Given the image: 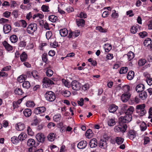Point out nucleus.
I'll return each instance as SVG.
<instances>
[{
	"mask_svg": "<svg viewBox=\"0 0 152 152\" xmlns=\"http://www.w3.org/2000/svg\"><path fill=\"white\" fill-rule=\"evenodd\" d=\"M41 9L44 12H48L49 11V7L45 5H42L41 7Z\"/></svg>",
	"mask_w": 152,
	"mask_h": 152,
	"instance_id": "obj_51",
	"label": "nucleus"
},
{
	"mask_svg": "<svg viewBox=\"0 0 152 152\" xmlns=\"http://www.w3.org/2000/svg\"><path fill=\"white\" fill-rule=\"evenodd\" d=\"M68 31L66 28L61 29L60 30V34L62 37H65L68 34Z\"/></svg>",
	"mask_w": 152,
	"mask_h": 152,
	"instance_id": "obj_23",
	"label": "nucleus"
},
{
	"mask_svg": "<svg viewBox=\"0 0 152 152\" xmlns=\"http://www.w3.org/2000/svg\"><path fill=\"white\" fill-rule=\"evenodd\" d=\"M80 33V32L79 30H76L72 32V36L74 37H76L78 36Z\"/></svg>",
	"mask_w": 152,
	"mask_h": 152,
	"instance_id": "obj_55",
	"label": "nucleus"
},
{
	"mask_svg": "<svg viewBox=\"0 0 152 152\" xmlns=\"http://www.w3.org/2000/svg\"><path fill=\"white\" fill-rule=\"evenodd\" d=\"M33 77L36 79H38L39 78V76L38 75V73L36 70H33L31 73Z\"/></svg>",
	"mask_w": 152,
	"mask_h": 152,
	"instance_id": "obj_44",
	"label": "nucleus"
},
{
	"mask_svg": "<svg viewBox=\"0 0 152 152\" xmlns=\"http://www.w3.org/2000/svg\"><path fill=\"white\" fill-rule=\"evenodd\" d=\"M26 105L28 107H33L34 106L35 104L32 101H28L26 103Z\"/></svg>",
	"mask_w": 152,
	"mask_h": 152,
	"instance_id": "obj_45",
	"label": "nucleus"
},
{
	"mask_svg": "<svg viewBox=\"0 0 152 152\" xmlns=\"http://www.w3.org/2000/svg\"><path fill=\"white\" fill-rule=\"evenodd\" d=\"M89 145L91 148H94L97 146V142L96 139L93 138L89 142Z\"/></svg>",
	"mask_w": 152,
	"mask_h": 152,
	"instance_id": "obj_15",
	"label": "nucleus"
},
{
	"mask_svg": "<svg viewBox=\"0 0 152 152\" xmlns=\"http://www.w3.org/2000/svg\"><path fill=\"white\" fill-rule=\"evenodd\" d=\"M27 136V134L25 133H22L19 135L18 137L20 140L23 141L26 138Z\"/></svg>",
	"mask_w": 152,
	"mask_h": 152,
	"instance_id": "obj_39",
	"label": "nucleus"
},
{
	"mask_svg": "<svg viewBox=\"0 0 152 152\" xmlns=\"http://www.w3.org/2000/svg\"><path fill=\"white\" fill-rule=\"evenodd\" d=\"M125 115L121 116L119 118V121L122 123H128L131 121L132 115L130 114H125Z\"/></svg>",
	"mask_w": 152,
	"mask_h": 152,
	"instance_id": "obj_2",
	"label": "nucleus"
},
{
	"mask_svg": "<svg viewBox=\"0 0 152 152\" xmlns=\"http://www.w3.org/2000/svg\"><path fill=\"white\" fill-rule=\"evenodd\" d=\"M145 88L144 85L142 84H140L136 86L135 89L137 92H139L142 91Z\"/></svg>",
	"mask_w": 152,
	"mask_h": 152,
	"instance_id": "obj_14",
	"label": "nucleus"
},
{
	"mask_svg": "<svg viewBox=\"0 0 152 152\" xmlns=\"http://www.w3.org/2000/svg\"><path fill=\"white\" fill-rule=\"evenodd\" d=\"M14 92L15 94L18 95H21L23 93L22 90L20 88H16L14 90Z\"/></svg>",
	"mask_w": 152,
	"mask_h": 152,
	"instance_id": "obj_18",
	"label": "nucleus"
},
{
	"mask_svg": "<svg viewBox=\"0 0 152 152\" xmlns=\"http://www.w3.org/2000/svg\"><path fill=\"white\" fill-rule=\"evenodd\" d=\"M44 17L43 14L41 13H37L33 15L32 18L33 19H36L37 20L42 19Z\"/></svg>",
	"mask_w": 152,
	"mask_h": 152,
	"instance_id": "obj_22",
	"label": "nucleus"
},
{
	"mask_svg": "<svg viewBox=\"0 0 152 152\" xmlns=\"http://www.w3.org/2000/svg\"><path fill=\"white\" fill-rule=\"evenodd\" d=\"M127 128V126L126 124L123 126L118 125L115 126L114 128V131L116 132H125Z\"/></svg>",
	"mask_w": 152,
	"mask_h": 152,
	"instance_id": "obj_3",
	"label": "nucleus"
},
{
	"mask_svg": "<svg viewBox=\"0 0 152 152\" xmlns=\"http://www.w3.org/2000/svg\"><path fill=\"white\" fill-rule=\"evenodd\" d=\"M22 86L24 88L28 89L30 87V84L28 81H26L23 83Z\"/></svg>",
	"mask_w": 152,
	"mask_h": 152,
	"instance_id": "obj_46",
	"label": "nucleus"
},
{
	"mask_svg": "<svg viewBox=\"0 0 152 152\" xmlns=\"http://www.w3.org/2000/svg\"><path fill=\"white\" fill-rule=\"evenodd\" d=\"M151 42V40L150 38H147L144 41L143 44L145 47L150 46Z\"/></svg>",
	"mask_w": 152,
	"mask_h": 152,
	"instance_id": "obj_33",
	"label": "nucleus"
},
{
	"mask_svg": "<svg viewBox=\"0 0 152 152\" xmlns=\"http://www.w3.org/2000/svg\"><path fill=\"white\" fill-rule=\"evenodd\" d=\"M23 113L26 117H28L31 115L32 111L30 109L27 108L23 110Z\"/></svg>",
	"mask_w": 152,
	"mask_h": 152,
	"instance_id": "obj_17",
	"label": "nucleus"
},
{
	"mask_svg": "<svg viewBox=\"0 0 152 152\" xmlns=\"http://www.w3.org/2000/svg\"><path fill=\"white\" fill-rule=\"evenodd\" d=\"M72 89L75 91H79L81 87V84L76 80L73 81L71 84Z\"/></svg>",
	"mask_w": 152,
	"mask_h": 152,
	"instance_id": "obj_5",
	"label": "nucleus"
},
{
	"mask_svg": "<svg viewBox=\"0 0 152 152\" xmlns=\"http://www.w3.org/2000/svg\"><path fill=\"white\" fill-rule=\"evenodd\" d=\"M8 21V19L2 18L0 19V23L3 24H5L7 23Z\"/></svg>",
	"mask_w": 152,
	"mask_h": 152,
	"instance_id": "obj_63",
	"label": "nucleus"
},
{
	"mask_svg": "<svg viewBox=\"0 0 152 152\" xmlns=\"http://www.w3.org/2000/svg\"><path fill=\"white\" fill-rule=\"evenodd\" d=\"M141 130L142 131H145L147 128V126L144 122L142 123L140 125Z\"/></svg>",
	"mask_w": 152,
	"mask_h": 152,
	"instance_id": "obj_57",
	"label": "nucleus"
},
{
	"mask_svg": "<svg viewBox=\"0 0 152 152\" xmlns=\"http://www.w3.org/2000/svg\"><path fill=\"white\" fill-rule=\"evenodd\" d=\"M116 122L114 118H109L107 120V124L109 126H113L115 125Z\"/></svg>",
	"mask_w": 152,
	"mask_h": 152,
	"instance_id": "obj_26",
	"label": "nucleus"
},
{
	"mask_svg": "<svg viewBox=\"0 0 152 152\" xmlns=\"http://www.w3.org/2000/svg\"><path fill=\"white\" fill-rule=\"evenodd\" d=\"M19 140H20L18 138V137L16 136H14L11 138L12 142L15 144H17L19 142Z\"/></svg>",
	"mask_w": 152,
	"mask_h": 152,
	"instance_id": "obj_30",
	"label": "nucleus"
},
{
	"mask_svg": "<svg viewBox=\"0 0 152 152\" xmlns=\"http://www.w3.org/2000/svg\"><path fill=\"white\" fill-rule=\"evenodd\" d=\"M85 135L86 137L88 138H91L93 135L92 130L90 129L87 130L86 132Z\"/></svg>",
	"mask_w": 152,
	"mask_h": 152,
	"instance_id": "obj_29",
	"label": "nucleus"
},
{
	"mask_svg": "<svg viewBox=\"0 0 152 152\" xmlns=\"http://www.w3.org/2000/svg\"><path fill=\"white\" fill-rule=\"evenodd\" d=\"M25 125L21 122L17 123L15 125L16 129L18 131L23 130L25 128Z\"/></svg>",
	"mask_w": 152,
	"mask_h": 152,
	"instance_id": "obj_11",
	"label": "nucleus"
},
{
	"mask_svg": "<svg viewBox=\"0 0 152 152\" xmlns=\"http://www.w3.org/2000/svg\"><path fill=\"white\" fill-rule=\"evenodd\" d=\"M20 26L23 28H25L27 26V23L26 21L23 20H20Z\"/></svg>",
	"mask_w": 152,
	"mask_h": 152,
	"instance_id": "obj_54",
	"label": "nucleus"
},
{
	"mask_svg": "<svg viewBox=\"0 0 152 152\" xmlns=\"http://www.w3.org/2000/svg\"><path fill=\"white\" fill-rule=\"evenodd\" d=\"M45 96L46 99L49 102H53L56 99L54 93L51 91H47L45 93Z\"/></svg>",
	"mask_w": 152,
	"mask_h": 152,
	"instance_id": "obj_1",
	"label": "nucleus"
},
{
	"mask_svg": "<svg viewBox=\"0 0 152 152\" xmlns=\"http://www.w3.org/2000/svg\"><path fill=\"white\" fill-rule=\"evenodd\" d=\"M134 76V72L132 71H131L128 73L127 77L128 80H131L133 79Z\"/></svg>",
	"mask_w": 152,
	"mask_h": 152,
	"instance_id": "obj_32",
	"label": "nucleus"
},
{
	"mask_svg": "<svg viewBox=\"0 0 152 152\" xmlns=\"http://www.w3.org/2000/svg\"><path fill=\"white\" fill-rule=\"evenodd\" d=\"M35 143L34 140L32 139H29L27 142V145L29 146H33Z\"/></svg>",
	"mask_w": 152,
	"mask_h": 152,
	"instance_id": "obj_42",
	"label": "nucleus"
},
{
	"mask_svg": "<svg viewBox=\"0 0 152 152\" xmlns=\"http://www.w3.org/2000/svg\"><path fill=\"white\" fill-rule=\"evenodd\" d=\"M131 94L129 92L125 93L121 96V99L123 102H127L130 97Z\"/></svg>",
	"mask_w": 152,
	"mask_h": 152,
	"instance_id": "obj_7",
	"label": "nucleus"
},
{
	"mask_svg": "<svg viewBox=\"0 0 152 152\" xmlns=\"http://www.w3.org/2000/svg\"><path fill=\"white\" fill-rule=\"evenodd\" d=\"M47 137L49 140L50 141H53L55 138L56 134L53 133H50L48 135Z\"/></svg>",
	"mask_w": 152,
	"mask_h": 152,
	"instance_id": "obj_25",
	"label": "nucleus"
},
{
	"mask_svg": "<svg viewBox=\"0 0 152 152\" xmlns=\"http://www.w3.org/2000/svg\"><path fill=\"white\" fill-rule=\"evenodd\" d=\"M10 39L12 43H15L17 41L18 38L16 35H13L10 37Z\"/></svg>",
	"mask_w": 152,
	"mask_h": 152,
	"instance_id": "obj_36",
	"label": "nucleus"
},
{
	"mask_svg": "<svg viewBox=\"0 0 152 152\" xmlns=\"http://www.w3.org/2000/svg\"><path fill=\"white\" fill-rule=\"evenodd\" d=\"M128 69L127 67H122L120 71V73L121 74H124L126 73Z\"/></svg>",
	"mask_w": 152,
	"mask_h": 152,
	"instance_id": "obj_50",
	"label": "nucleus"
},
{
	"mask_svg": "<svg viewBox=\"0 0 152 152\" xmlns=\"http://www.w3.org/2000/svg\"><path fill=\"white\" fill-rule=\"evenodd\" d=\"M146 60L145 59H140L138 61V65L139 66H142L146 63Z\"/></svg>",
	"mask_w": 152,
	"mask_h": 152,
	"instance_id": "obj_43",
	"label": "nucleus"
},
{
	"mask_svg": "<svg viewBox=\"0 0 152 152\" xmlns=\"http://www.w3.org/2000/svg\"><path fill=\"white\" fill-rule=\"evenodd\" d=\"M62 95L65 97H69L71 94V92L68 91H62Z\"/></svg>",
	"mask_w": 152,
	"mask_h": 152,
	"instance_id": "obj_49",
	"label": "nucleus"
},
{
	"mask_svg": "<svg viewBox=\"0 0 152 152\" xmlns=\"http://www.w3.org/2000/svg\"><path fill=\"white\" fill-rule=\"evenodd\" d=\"M20 56V60L22 62L25 61L27 58V55L25 52H23Z\"/></svg>",
	"mask_w": 152,
	"mask_h": 152,
	"instance_id": "obj_31",
	"label": "nucleus"
},
{
	"mask_svg": "<svg viewBox=\"0 0 152 152\" xmlns=\"http://www.w3.org/2000/svg\"><path fill=\"white\" fill-rule=\"evenodd\" d=\"M3 45L7 50L10 51L12 50V47L6 41H4L3 42Z\"/></svg>",
	"mask_w": 152,
	"mask_h": 152,
	"instance_id": "obj_16",
	"label": "nucleus"
},
{
	"mask_svg": "<svg viewBox=\"0 0 152 152\" xmlns=\"http://www.w3.org/2000/svg\"><path fill=\"white\" fill-rule=\"evenodd\" d=\"M137 134L134 131L130 130L128 133V136L130 140H133L136 137Z\"/></svg>",
	"mask_w": 152,
	"mask_h": 152,
	"instance_id": "obj_8",
	"label": "nucleus"
},
{
	"mask_svg": "<svg viewBox=\"0 0 152 152\" xmlns=\"http://www.w3.org/2000/svg\"><path fill=\"white\" fill-rule=\"evenodd\" d=\"M42 82L45 84H46L47 85L54 84V82L53 81L48 78H44L42 80Z\"/></svg>",
	"mask_w": 152,
	"mask_h": 152,
	"instance_id": "obj_20",
	"label": "nucleus"
},
{
	"mask_svg": "<svg viewBox=\"0 0 152 152\" xmlns=\"http://www.w3.org/2000/svg\"><path fill=\"white\" fill-rule=\"evenodd\" d=\"M99 146L103 149H106L107 147V144L105 140H101L99 144Z\"/></svg>",
	"mask_w": 152,
	"mask_h": 152,
	"instance_id": "obj_12",
	"label": "nucleus"
},
{
	"mask_svg": "<svg viewBox=\"0 0 152 152\" xmlns=\"http://www.w3.org/2000/svg\"><path fill=\"white\" fill-rule=\"evenodd\" d=\"M145 104L138 105L136 107V110H145Z\"/></svg>",
	"mask_w": 152,
	"mask_h": 152,
	"instance_id": "obj_48",
	"label": "nucleus"
},
{
	"mask_svg": "<svg viewBox=\"0 0 152 152\" xmlns=\"http://www.w3.org/2000/svg\"><path fill=\"white\" fill-rule=\"evenodd\" d=\"M147 33L146 31H143L139 33V36L141 38H143L147 35Z\"/></svg>",
	"mask_w": 152,
	"mask_h": 152,
	"instance_id": "obj_58",
	"label": "nucleus"
},
{
	"mask_svg": "<svg viewBox=\"0 0 152 152\" xmlns=\"http://www.w3.org/2000/svg\"><path fill=\"white\" fill-rule=\"evenodd\" d=\"M46 110V108L45 107H40L35 108L34 112V113L37 115L44 113Z\"/></svg>",
	"mask_w": 152,
	"mask_h": 152,
	"instance_id": "obj_6",
	"label": "nucleus"
},
{
	"mask_svg": "<svg viewBox=\"0 0 152 152\" xmlns=\"http://www.w3.org/2000/svg\"><path fill=\"white\" fill-rule=\"evenodd\" d=\"M89 88V85L88 83H86L83 85L82 87V89L84 91H86Z\"/></svg>",
	"mask_w": 152,
	"mask_h": 152,
	"instance_id": "obj_64",
	"label": "nucleus"
},
{
	"mask_svg": "<svg viewBox=\"0 0 152 152\" xmlns=\"http://www.w3.org/2000/svg\"><path fill=\"white\" fill-rule=\"evenodd\" d=\"M104 48L106 52H109L112 48L111 45L109 44H106L104 45Z\"/></svg>",
	"mask_w": 152,
	"mask_h": 152,
	"instance_id": "obj_40",
	"label": "nucleus"
},
{
	"mask_svg": "<svg viewBox=\"0 0 152 152\" xmlns=\"http://www.w3.org/2000/svg\"><path fill=\"white\" fill-rule=\"evenodd\" d=\"M76 23L78 26H83L84 25L85 21L83 19H76Z\"/></svg>",
	"mask_w": 152,
	"mask_h": 152,
	"instance_id": "obj_27",
	"label": "nucleus"
},
{
	"mask_svg": "<svg viewBox=\"0 0 152 152\" xmlns=\"http://www.w3.org/2000/svg\"><path fill=\"white\" fill-rule=\"evenodd\" d=\"M48 19L50 21L52 22H55L58 20L57 17L53 15H50Z\"/></svg>",
	"mask_w": 152,
	"mask_h": 152,
	"instance_id": "obj_38",
	"label": "nucleus"
},
{
	"mask_svg": "<svg viewBox=\"0 0 152 152\" xmlns=\"http://www.w3.org/2000/svg\"><path fill=\"white\" fill-rule=\"evenodd\" d=\"M25 80L24 76L21 75L19 76L18 78V80L20 83H22Z\"/></svg>",
	"mask_w": 152,
	"mask_h": 152,
	"instance_id": "obj_56",
	"label": "nucleus"
},
{
	"mask_svg": "<svg viewBox=\"0 0 152 152\" xmlns=\"http://www.w3.org/2000/svg\"><path fill=\"white\" fill-rule=\"evenodd\" d=\"M118 107L115 104L111 105L109 107V111L111 113H114L118 109Z\"/></svg>",
	"mask_w": 152,
	"mask_h": 152,
	"instance_id": "obj_21",
	"label": "nucleus"
},
{
	"mask_svg": "<svg viewBox=\"0 0 152 152\" xmlns=\"http://www.w3.org/2000/svg\"><path fill=\"white\" fill-rule=\"evenodd\" d=\"M134 110V108L133 106H129L125 112V114H132L133 113Z\"/></svg>",
	"mask_w": 152,
	"mask_h": 152,
	"instance_id": "obj_28",
	"label": "nucleus"
},
{
	"mask_svg": "<svg viewBox=\"0 0 152 152\" xmlns=\"http://www.w3.org/2000/svg\"><path fill=\"white\" fill-rule=\"evenodd\" d=\"M127 55L128 56V59L129 61L132 60L134 58L135 56L134 53L131 51L129 52Z\"/></svg>",
	"mask_w": 152,
	"mask_h": 152,
	"instance_id": "obj_34",
	"label": "nucleus"
},
{
	"mask_svg": "<svg viewBox=\"0 0 152 152\" xmlns=\"http://www.w3.org/2000/svg\"><path fill=\"white\" fill-rule=\"evenodd\" d=\"M87 142L85 140L80 141L77 144V147L79 149H83L86 147Z\"/></svg>",
	"mask_w": 152,
	"mask_h": 152,
	"instance_id": "obj_10",
	"label": "nucleus"
},
{
	"mask_svg": "<svg viewBox=\"0 0 152 152\" xmlns=\"http://www.w3.org/2000/svg\"><path fill=\"white\" fill-rule=\"evenodd\" d=\"M137 27L136 26H132L130 29L131 32L133 34H135L138 31Z\"/></svg>",
	"mask_w": 152,
	"mask_h": 152,
	"instance_id": "obj_47",
	"label": "nucleus"
},
{
	"mask_svg": "<svg viewBox=\"0 0 152 152\" xmlns=\"http://www.w3.org/2000/svg\"><path fill=\"white\" fill-rule=\"evenodd\" d=\"M136 113L140 116H142L145 115L146 113L145 110H136Z\"/></svg>",
	"mask_w": 152,
	"mask_h": 152,
	"instance_id": "obj_41",
	"label": "nucleus"
},
{
	"mask_svg": "<svg viewBox=\"0 0 152 152\" xmlns=\"http://www.w3.org/2000/svg\"><path fill=\"white\" fill-rule=\"evenodd\" d=\"M3 29L4 33L5 34H7L10 31L11 28L10 25L6 24L4 26Z\"/></svg>",
	"mask_w": 152,
	"mask_h": 152,
	"instance_id": "obj_19",
	"label": "nucleus"
},
{
	"mask_svg": "<svg viewBox=\"0 0 152 152\" xmlns=\"http://www.w3.org/2000/svg\"><path fill=\"white\" fill-rule=\"evenodd\" d=\"M36 137L37 141L41 142H43L45 139V137L44 134L42 133H39L37 134Z\"/></svg>",
	"mask_w": 152,
	"mask_h": 152,
	"instance_id": "obj_9",
	"label": "nucleus"
},
{
	"mask_svg": "<svg viewBox=\"0 0 152 152\" xmlns=\"http://www.w3.org/2000/svg\"><path fill=\"white\" fill-rule=\"evenodd\" d=\"M123 89L125 93L129 92L130 90V86L128 85H125L123 87Z\"/></svg>",
	"mask_w": 152,
	"mask_h": 152,
	"instance_id": "obj_62",
	"label": "nucleus"
},
{
	"mask_svg": "<svg viewBox=\"0 0 152 152\" xmlns=\"http://www.w3.org/2000/svg\"><path fill=\"white\" fill-rule=\"evenodd\" d=\"M144 75L146 78V81L148 84L150 86L151 85H152V78L151 77L149 74L144 73Z\"/></svg>",
	"mask_w": 152,
	"mask_h": 152,
	"instance_id": "obj_13",
	"label": "nucleus"
},
{
	"mask_svg": "<svg viewBox=\"0 0 152 152\" xmlns=\"http://www.w3.org/2000/svg\"><path fill=\"white\" fill-rule=\"evenodd\" d=\"M26 42L24 41H20L18 44V49L20 50L22 49L26 46Z\"/></svg>",
	"mask_w": 152,
	"mask_h": 152,
	"instance_id": "obj_35",
	"label": "nucleus"
},
{
	"mask_svg": "<svg viewBox=\"0 0 152 152\" xmlns=\"http://www.w3.org/2000/svg\"><path fill=\"white\" fill-rule=\"evenodd\" d=\"M50 149L52 151L55 152L57 151L58 150V147H57L56 145H52L50 146Z\"/></svg>",
	"mask_w": 152,
	"mask_h": 152,
	"instance_id": "obj_61",
	"label": "nucleus"
},
{
	"mask_svg": "<svg viewBox=\"0 0 152 152\" xmlns=\"http://www.w3.org/2000/svg\"><path fill=\"white\" fill-rule=\"evenodd\" d=\"M37 28V25L35 23H31L28 26L27 28V31L28 33H34Z\"/></svg>",
	"mask_w": 152,
	"mask_h": 152,
	"instance_id": "obj_4",
	"label": "nucleus"
},
{
	"mask_svg": "<svg viewBox=\"0 0 152 152\" xmlns=\"http://www.w3.org/2000/svg\"><path fill=\"white\" fill-rule=\"evenodd\" d=\"M96 28L97 30L101 32H106L107 31V29L103 28L101 26H98L96 27Z\"/></svg>",
	"mask_w": 152,
	"mask_h": 152,
	"instance_id": "obj_53",
	"label": "nucleus"
},
{
	"mask_svg": "<svg viewBox=\"0 0 152 152\" xmlns=\"http://www.w3.org/2000/svg\"><path fill=\"white\" fill-rule=\"evenodd\" d=\"M115 141L117 144H121L123 143L124 139L121 137H116Z\"/></svg>",
	"mask_w": 152,
	"mask_h": 152,
	"instance_id": "obj_37",
	"label": "nucleus"
},
{
	"mask_svg": "<svg viewBox=\"0 0 152 152\" xmlns=\"http://www.w3.org/2000/svg\"><path fill=\"white\" fill-rule=\"evenodd\" d=\"M61 115L60 114L55 115L53 117L54 121L58 122L60 121L61 118Z\"/></svg>",
	"mask_w": 152,
	"mask_h": 152,
	"instance_id": "obj_52",
	"label": "nucleus"
},
{
	"mask_svg": "<svg viewBox=\"0 0 152 152\" xmlns=\"http://www.w3.org/2000/svg\"><path fill=\"white\" fill-rule=\"evenodd\" d=\"M53 74V71L50 69H48L46 72V74L48 76L51 77Z\"/></svg>",
	"mask_w": 152,
	"mask_h": 152,
	"instance_id": "obj_60",
	"label": "nucleus"
},
{
	"mask_svg": "<svg viewBox=\"0 0 152 152\" xmlns=\"http://www.w3.org/2000/svg\"><path fill=\"white\" fill-rule=\"evenodd\" d=\"M62 82L65 86L68 88H69L70 87V83L67 80L64 79H63L62 80Z\"/></svg>",
	"mask_w": 152,
	"mask_h": 152,
	"instance_id": "obj_59",
	"label": "nucleus"
},
{
	"mask_svg": "<svg viewBox=\"0 0 152 152\" xmlns=\"http://www.w3.org/2000/svg\"><path fill=\"white\" fill-rule=\"evenodd\" d=\"M139 94V96L142 100L145 99L147 97V94L145 91H142Z\"/></svg>",
	"mask_w": 152,
	"mask_h": 152,
	"instance_id": "obj_24",
	"label": "nucleus"
}]
</instances>
